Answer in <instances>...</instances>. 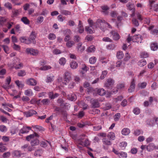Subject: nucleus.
Masks as SVG:
<instances>
[{"mask_svg":"<svg viewBox=\"0 0 158 158\" xmlns=\"http://www.w3.org/2000/svg\"><path fill=\"white\" fill-rule=\"evenodd\" d=\"M114 83V80L111 78H109L107 80V82L105 84V86L108 89H110L113 85Z\"/></svg>","mask_w":158,"mask_h":158,"instance_id":"6e6552de","label":"nucleus"},{"mask_svg":"<svg viewBox=\"0 0 158 158\" xmlns=\"http://www.w3.org/2000/svg\"><path fill=\"white\" fill-rule=\"evenodd\" d=\"M60 13L62 14L65 15H70L71 14V12L69 11L64 9L60 10Z\"/></svg>","mask_w":158,"mask_h":158,"instance_id":"c9c22d12","label":"nucleus"},{"mask_svg":"<svg viewBox=\"0 0 158 158\" xmlns=\"http://www.w3.org/2000/svg\"><path fill=\"white\" fill-rule=\"evenodd\" d=\"M108 73L106 70H105L102 72V74L100 77L101 79H104Z\"/></svg>","mask_w":158,"mask_h":158,"instance_id":"13d9d810","label":"nucleus"},{"mask_svg":"<svg viewBox=\"0 0 158 158\" xmlns=\"http://www.w3.org/2000/svg\"><path fill=\"white\" fill-rule=\"evenodd\" d=\"M86 91L88 94H94L95 92V90L93 88L89 87L86 89Z\"/></svg>","mask_w":158,"mask_h":158,"instance_id":"bb28decb","label":"nucleus"},{"mask_svg":"<svg viewBox=\"0 0 158 158\" xmlns=\"http://www.w3.org/2000/svg\"><path fill=\"white\" fill-rule=\"evenodd\" d=\"M42 153V151L40 150H37L35 151L34 153V156H40Z\"/></svg>","mask_w":158,"mask_h":158,"instance_id":"e2e57ef3","label":"nucleus"},{"mask_svg":"<svg viewBox=\"0 0 158 158\" xmlns=\"http://www.w3.org/2000/svg\"><path fill=\"white\" fill-rule=\"evenodd\" d=\"M6 21L5 17L0 16V26H3Z\"/></svg>","mask_w":158,"mask_h":158,"instance_id":"5fc2aeb1","label":"nucleus"},{"mask_svg":"<svg viewBox=\"0 0 158 158\" xmlns=\"http://www.w3.org/2000/svg\"><path fill=\"white\" fill-rule=\"evenodd\" d=\"M88 22L89 26H90V27H92L93 29L99 28V27H96V23H97V21L95 23H94L93 20L91 19H89L88 20Z\"/></svg>","mask_w":158,"mask_h":158,"instance_id":"f3484780","label":"nucleus"},{"mask_svg":"<svg viewBox=\"0 0 158 158\" xmlns=\"http://www.w3.org/2000/svg\"><path fill=\"white\" fill-rule=\"evenodd\" d=\"M27 84L31 86H35L37 84V81L33 78H30L27 81Z\"/></svg>","mask_w":158,"mask_h":158,"instance_id":"2eb2a0df","label":"nucleus"},{"mask_svg":"<svg viewBox=\"0 0 158 158\" xmlns=\"http://www.w3.org/2000/svg\"><path fill=\"white\" fill-rule=\"evenodd\" d=\"M151 49L155 51L158 49V44L156 43H152L150 46Z\"/></svg>","mask_w":158,"mask_h":158,"instance_id":"b1692460","label":"nucleus"},{"mask_svg":"<svg viewBox=\"0 0 158 158\" xmlns=\"http://www.w3.org/2000/svg\"><path fill=\"white\" fill-rule=\"evenodd\" d=\"M48 38L51 40H53L56 38V36L55 34L52 33H50L48 36Z\"/></svg>","mask_w":158,"mask_h":158,"instance_id":"49530a36","label":"nucleus"},{"mask_svg":"<svg viewBox=\"0 0 158 158\" xmlns=\"http://www.w3.org/2000/svg\"><path fill=\"white\" fill-rule=\"evenodd\" d=\"M23 64L21 63H19L18 64H16L15 66L13 68H15L16 69H21L23 67Z\"/></svg>","mask_w":158,"mask_h":158,"instance_id":"864d4df0","label":"nucleus"},{"mask_svg":"<svg viewBox=\"0 0 158 158\" xmlns=\"http://www.w3.org/2000/svg\"><path fill=\"white\" fill-rule=\"evenodd\" d=\"M4 6L9 10L12 9V4L9 2H7L4 4Z\"/></svg>","mask_w":158,"mask_h":158,"instance_id":"603ef678","label":"nucleus"},{"mask_svg":"<svg viewBox=\"0 0 158 158\" xmlns=\"http://www.w3.org/2000/svg\"><path fill=\"white\" fill-rule=\"evenodd\" d=\"M66 62V60L64 57H62L59 60V63L61 65H64Z\"/></svg>","mask_w":158,"mask_h":158,"instance_id":"09e8293b","label":"nucleus"},{"mask_svg":"<svg viewBox=\"0 0 158 158\" xmlns=\"http://www.w3.org/2000/svg\"><path fill=\"white\" fill-rule=\"evenodd\" d=\"M103 144L107 145H110L111 144V142L109 139L106 138H103L102 139Z\"/></svg>","mask_w":158,"mask_h":158,"instance_id":"c85d7f7f","label":"nucleus"},{"mask_svg":"<svg viewBox=\"0 0 158 158\" xmlns=\"http://www.w3.org/2000/svg\"><path fill=\"white\" fill-rule=\"evenodd\" d=\"M107 136L108 138L110 140H114L115 138V135L113 132H109Z\"/></svg>","mask_w":158,"mask_h":158,"instance_id":"c756f323","label":"nucleus"},{"mask_svg":"<svg viewBox=\"0 0 158 158\" xmlns=\"http://www.w3.org/2000/svg\"><path fill=\"white\" fill-rule=\"evenodd\" d=\"M71 78V73L69 72H65L64 76V82H63L64 84L67 85L69 82Z\"/></svg>","mask_w":158,"mask_h":158,"instance_id":"39448f33","label":"nucleus"},{"mask_svg":"<svg viewBox=\"0 0 158 158\" xmlns=\"http://www.w3.org/2000/svg\"><path fill=\"white\" fill-rule=\"evenodd\" d=\"M51 67L49 65H45L41 67L40 69L41 70L45 71L51 69Z\"/></svg>","mask_w":158,"mask_h":158,"instance_id":"8fccbe9b","label":"nucleus"},{"mask_svg":"<svg viewBox=\"0 0 158 158\" xmlns=\"http://www.w3.org/2000/svg\"><path fill=\"white\" fill-rule=\"evenodd\" d=\"M110 34L112 35L114 40H117L119 39L120 35L116 31L114 30L110 32Z\"/></svg>","mask_w":158,"mask_h":158,"instance_id":"f8f14e48","label":"nucleus"},{"mask_svg":"<svg viewBox=\"0 0 158 158\" xmlns=\"http://www.w3.org/2000/svg\"><path fill=\"white\" fill-rule=\"evenodd\" d=\"M120 116L121 115L120 113H118L116 114L114 116V120L115 121H118Z\"/></svg>","mask_w":158,"mask_h":158,"instance_id":"052dcab7","label":"nucleus"},{"mask_svg":"<svg viewBox=\"0 0 158 158\" xmlns=\"http://www.w3.org/2000/svg\"><path fill=\"white\" fill-rule=\"evenodd\" d=\"M36 38V35L35 32L32 31L31 34L30 35L29 39L31 40L33 42V40H35Z\"/></svg>","mask_w":158,"mask_h":158,"instance_id":"a19ab883","label":"nucleus"},{"mask_svg":"<svg viewBox=\"0 0 158 158\" xmlns=\"http://www.w3.org/2000/svg\"><path fill=\"white\" fill-rule=\"evenodd\" d=\"M133 112L135 115H138L140 112V109L138 107H135L133 109Z\"/></svg>","mask_w":158,"mask_h":158,"instance_id":"ea45409f","label":"nucleus"},{"mask_svg":"<svg viewBox=\"0 0 158 158\" xmlns=\"http://www.w3.org/2000/svg\"><path fill=\"white\" fill-rule=\"evenodd\" d=\"M97 92L98 94L101 96H103L106 94V91L103 88L98 89Z\"/></svg>","mask_w":158,"mask_h":158,"instance_id":"412c9836","label":"nucleus"},{"mask_svg":"<svg viewBox=\"0 0 158 158\" xmlns=\"http://www.w3.org/2000/svg\"><path fill=\"white\" fill-rule=\"evenodd\" d=\"M6 147L3 145L2 143H0V152H3L6 150Z\"/></svg>","mask_w":158,"mask_h":158,"instance_id":"79ce46f5","label":"nucleus"},{"mask_svg":"<svg viewBox=\"0 0 158 158\" xmlns=\"http://www.w3.org/2000/svg\"><path fill=\"white\" fill-rule=\"evenodd\" d=\"M140 56L141 57L143 58H146L148 57V54L147 52H143L141 53L140 54Z\"/></svg>","mask_w":158,"mask_h":158,"instance_id":"69168bd1","label":"nucleus"},{"mask_svg":"<svg viewBox=\"0 0 158 158\" xmlns=\"http://www.w3.org/2000/svg\"><path fill=\"white\" fill-rule=\"evenodd\" d=\"M37 114V112L36 111L33 110H31L28 111H26L24 112V114L27 117H31L33 114Z\"/></svg>","mask_w":158,"mask_h":158,"instance_id":"9d476101","label":"nucleus"},{"mask_svg":"<svg viewBox=\"0 0 158 158\" xmlns=\"http://www.w3.org/2000/svg\"><path fill=\"white\" fill-rule=\"evenodd\" d=\"M21 12V9H13L11 12V17L12 18L17 17L19 15Z\"/></svg>","mask_w":158,"mask_h":158,"instance_id":"1a4fd4ad","label":"nucleus"},{"mask_svg":"<svg viewBox=\"0 0 158 158\" xmlns=\"http://www.w3.org/2000/svg\"><path fill=\"white\" fill-rule=\"evenodd\" d=\"M54 111L57 112L56 115H58L59 114V113L60 112L61 110L60 108L57 106H55L54 107Z\"/></svg>","mask_w":158,"mask_h":158,"instance_id":"338daca9","label":"nucleus"},{"mask_svg":"<svg viewBox=\"0 0 158 158\" xmlns=\"http://www.w3.org/2000/svg\"><path fill=\"white\" fill-rule=\"evenodd\" d=\"M146 148L148 151L151 152L154 149H158V145L156 146L153 143H150L146 147Z\"/></svg>","mask_w":158,"mask_h":158,"instance_id":"0eeeda50","label":"nucleus"},{"mask_svg":"<svg viewBox=\"0 0 158 158\" xmlns=\"http://www.w3.org/2000/svg\"><path fill=\"white\" fill-rule=\"evenodd\" d=\"M57 102L58 103L60 104V106L61 107L63 106V105L64 102L63 100L61 98L58 99Z\"/></svg>","mask_w":158,"mask_h":158,"instance_id":"0e129e2a","label":"nucleus"},{"mask_svg":"<svg viewBox=\"0 0 158 158\" xmlns=\"http://www.w3.org/2000/svg\"><path fill=\"white\" fill-rule=\"evenodd\" d=\"M41 102L44 105H48L50 103V101L48 98H45L42 100Z\"/></svg>","mask_w":158,"mask_h":158,"instance_id":"f704fd0d","label":"nucleus"},{"mask_svg":"<svg viewBox=\"0 0 158 158\" xmlns=\"http://www.w3.org/2000/svg\"><path fill=\"white\" fill-rule=\"evenodd\" d=\"M124 56L123 53L122 51H119L117 53L116 56L118 59H122Z\"/></svg>","mask_w":158,"mask_h":158,"instance_id":"e433bc0d","label":"nucleus"},{"mask_svg":"<svg viewBox=\"0 0 158 158\" xmlns=\"http://www.w3.org/2000/svg\"><path fill=\"white\" fill-rule=\"evenodd\" d=\"M142 40V37L139 34L135 35L132 37V41L134 42L141 43Z\"/></svg>","mask_w":158,"mask_h":158,"instance_id":"423d86ee","label":"nucleus"},{"mask_svg":"<svg viewBox=\"0 0 158 158\" xmlns=\"http://www.w3.org/2000/svg\"><path fill=\"white\" fill-rule=\"evenodd\" d=\"M91 106L92 108H97L100 106L99 103L97 99H94L91 101Z\"/></svg>","mask_w":158,"mask_h":158,"instance_id":"ddd939ff","label":"nucleus"},{"mask_svg":"<svg viewBox=\"0 0 158 158\" xmlns=\"http://www.w3.org/2000/svg\"><path fill=\"white\" fill-rule=\"evenodd\" d=\"M70 66L72 69H75L77 67L78 64L76 62L73 61L70 64Z\"/></svg>","mask_w":158,"mask_h":158,"instance_id":"2f4dec72","label":"nucleus"},{"mask_svg":"<svg viewBox=\"0 0 158 158\" xmlns=\"http://www.w3.org/2000/svg\"><path fill=\"white\" fill-rule=\"evenodd\" d=\"M136 15L139 21H143L144 22V23L145 24H149L150 21L148 18H143L139 12L136 13Z\"/></svg>","mask_w":158,"mask_h":158,"instance_id":"7ed1b4c3","label":"nucleus"},{"mask_svg":"<svg viewBox=\"0 0 158 158\" xmlns=\"http://www.w3.org/2000/svg\"><path fill=\"white\" fill-rule=\"evenodd\" d=\"M91 28H92V27L87 26L85 27V30L88 33L91 34H92L94 32L93 30Z\"/></svg>","mask_w":158,"mask_h":158,"instance_id":"37998d69","label":"nucleus"},{"mask_svg":"<svg viewBox=\"0 0 158 158\" xmlns=\"http://www.w3.org/2000/svg\"><path fill=\"white\" fill-rule=\"evenodd\" d=\"M85 137V134H82L81 135L78 140V142L79 144H80V143H81V142H83V140L84 139Z\"/></svg>","mask_w":158,"mask_h":158,"instance_id":"4d7b16f0","label":"nucleus"},{"mask_svg":"<svg viewBox=\"0 0 158 158\" xmlns=\"http://www.w3.org/2000/svg\"><path fill=\"white\" fill-rule=\"evenodd\" d=\"M26 73L24 70H20L18 73V75L19 77H23L25 75Z\"/></svg>","mask_w":158,"mask_h":158,"instance_id":"680f3d73","label":"nucleus"},{"mask_svg":"<svg viewBox=\"0 0 158 158\" xmlns=\"http://www.w3.org/2000/svg\"><path fill=\"white\" fill-rule=\"evenodd\" d=\"M95 48L94 45H91L87 49V52H94L95 50Z\"/></svg>","mask_w":158,"mask_h":158,"instance_id":"72a5a7b5","label":"nucleus"},{"mask_svg":"<svg viewBox=\"0 0 158 158\" xmlns=\"http://www.w3.org/2000/svg\"><path fill=\"white\" fill-rule=\"evenodd\" d=\"M54 76L52 74H49L47 76L45 81L47 83L51 82L53 80Z\"/></svg>","mask_w":158,"mask_h":158,"instance_id":"a211bd4d","label":"nucleus"},{"mask_svg":"<svg viewBox=\"0 0 158 158\" xmlns=\"http://www.w3.org/2000/svg\"><path fill=\"white\" fill-rule=\"evenodd\" d=\"M21 20L25 24L28 25L30 23V21L26 17H23L21 19Z\"/></svg>","mask_w":158,"mask_h":158,"instance_id":"a878e982","label":"nucleus"},{"mask_svg":"<svg viewBox=\"0 0 158 158\" xmlns=\"http://www.w3.org/2000/svg\"><path fill=\"white\" fill-rule=\"evenodd\" d=\"M97 58L93 56L89 59V62L91 64H94L96 62Z\"/></svg>","mask_w":158,"mask_h":158,"instance_id":"de8ad7c7","label":"nucleus"},{"mask_svg":"<svg viewBox=\"0 0 158 158\" xmlns=\"http://www.w3.org/2000/svg\"><path fill=\"white\" fill-rule=\"evenodd\" d=\"M26 52L28 54H30L33 56H36L39 53L38 51L32 48H27L26 49Z\"/></svg>","mask_w":158,"mask_h":158,"instance_id":"20e7f679","label":"nucleus"},{"mask_svg":"<svg viewBox=\"0 0 158 158\" xmlns=\"http://www.w3.org/2000/svg\"><path fill=\"white\" fill-rule=\"evenodd\" d=\"M44 19V18L42 16H40L38 17L36 20V23L38 24H40L42 23Z\"/></svg>","mask_w":158,"mask_h":158,"instance_id":"3c124183","label":"nucleus"},{"mask_svg":"<svg viewBox=\"0 0 158 158\" xmlns=\"http://www.w3.org/2000/svg\"><path fill=\"white\" fill-rule=\"evenodd\" d=\"M133 24L135 27H138L139 25V23L138 20L135 18H133L132 20Z\"/></svg>","mask_w":158,"mask_h":158,"instance_id":"bf43d9fd","label":"nucleus"},{"mask_svg":"<svg viewBox=\"0 0 158 158\" xmlns=\"http://www.w3.org/2000/svg\"><path fill=\"white\" fill-rule=\"evenodd\" d=\"M48 145L51 146V143L49 141H42L41 142V145L43 147L45 148Z\"/></svg>","mask_w":158,"mask_h":158,"instance_id":"5701e85b","label":"nucleus"},{"mask_svg":"<svg viewBox=\"0 0 158 158\" xmlns=\"http://www.w3.org/2000/svg\"><path fill=\"white\" fill-rule=\"evenodd\" d=\"M70 105L69 103L64 102L63 105V106L61 107L65 110H68L70 108Z\"/></svg>","mask_w":158,"mask_h":158,"instance_id":"a18cd8bd","label":"nucleus"},{"mask_svg":"<svg viewBox=\"0 0 158 158\" xmlns=\"http://www.w3.org/2000/svg\"><path fill=\"white\" fill-rule=\"evenodd\" d=\"M24 94L25 95L28 96H32L33 94V93L31 89H28L25 90Z\"/></svg>","mask_w":158,"mask_h":158,"instance_id":"7c9ffc66","label":"nucleus"},{"mask_svg":"<svg viewBox=\"0 0 158 158\" xmlns=\"http://www.w3.org/2000/svg\"><path fill=\"white\" fill-rule=\"evenodd\" d=\"M135 86V80L134 79H133L132 80L130 87L128 89V92L129 93H131L133 92L134 91Z\"/></svg>","mask_w":158,"mask_h":158,"instance_id":"9b49d317","label":"nucleus"},{"mask_svg":"<svg viewBox=\"0 0 158 158\" xmlns=\"http://www.w3.org/2000/svg\"><path fill=\"white\" fill-rule=\"evenodd\" d=\"M147 64L146 60L144 59H142L139 60L138 63L139 66L142 67L145 65Z\"/></svg>","mask_w":158,"mask_h":158,"instance_id":"cd10ccee","label":"nucleus"},{"mask_svg":"<svg viewBox=\"0 0 158 158\" xmlns=\"http://www.w3.org/2000/svg\"><path fill=\"white\" fill-rule=\"evenodd\" d=\"M130 132V130L128 128H124L121 131L122 134L124 135H128Z\"/></svg>","mask_w":158,"mask_h":158,"instance_id":"dca6fc26","label":"nucleus"},{"mask_svg":"<svg viewBox=\"0 0 158 158\" xmlns=\"http://www.w3.org/2000/svg\"><path fill=\"white\" fill-rule=\"evenodd\" d=\"M115 47V45L113 44H111L106 46L107 49L109 50H113Z\"/></svg>","mask_w":158,"mask_h":158,"instance_id":"6e6d98bb","label":"nucleus"},{"mask_svg":"<svg viewBox=\"0 0 158 158\" xmlns=\"http://www.w3.org/2000/svg\"><path fill=\"white\" fill-rule=\"evenodd\" d=\"M88 69L89 68L84 64L82 65L81 68L79 70V71L80 73L84 74L86 73Z\"/></svg>","mask_w":158,"mask_h":158,"instance_id":"4468645a","label":"nucleus"},{"mask_svg":"<svg viewBox=\"0 0 158 158\" xmlns=\"http://www.w3.org/2000/svg\"><path fill=\"white\" fill-rule=\"evenodd\" d=\"M90 144L89 142L88 139H86L85 140L84 142H81L80 143V145L85 146H89Z\"/></svg>","mask_w":158,"mask_h":158,"instance_id":"473e14b6","label":"nucleus"},{"mask_svg":"<svg viewBox=\"0 0 158 158\" xmlns=\"http://www.w3.org/2000/svg\"><path fill=\"white\" fill-rule=\"evenodd\" d=\"M106 24L107 25L108 28H112L111 26L104 20L98 19L97 20V23H96V27H99V28L101 31H104Z\"/></svg>","mask_w":158,"mask_h":158,"instance_id":"f257e3e1","label":"nucleus"},{"mask_svg":"<svg viewBox=\"0 0 158 158\" xmlns=\"http://www.w3.org/2000/svg\"><path fill=\"white\" fill-rule=\"evenodd\" d=\"M78 29V32L80 33H82L84 31V27L81 24V22L80 21H79V22Z\"/></svg>","mask_w":158,"mask_h":158,"instance_id":"6ab92c4d","label":"nucleus"},{"mask_svg":"<svg viewBox=\"0 0 158 158\" xmlns=\"http://www.w3.org/2000/svg\"><path fill=\"white\" fill-rule=\"evenodd\" d=\"M10 155V152H4L2 155L3 158H5L9 157Z\"/></svg>","mask_w":158,"mask_h":158,"instance_id":"774afa93","label":"nucleus"},{"mask_svg":"<svg viewBox=\"0 0 158 158\" xmlns=\"http://www.w3.org/2000/svg\"><path fill=\"white\" fill-rule=\"evenodd\" d=\"M118 156L120 158H126L127 157V154L126 152H119Z\"/></svg>","mask_w":158,"mask_h":158,"instance_id":"4c0bfd02","label":"nucleus"},{"mask_svg":"<svg viewBox=\"0 0 158 158\" xmlns=\"http://www.w3.org/2000/svg\"><path fill=\"white\" fill-rule=\"evenodd\" d=\"M7 130V129L6 127L4 125H0V131L2 132H5Z\"/></svg>","mask_w":158,"mask_h":158,"instance_id":"c03bdc74","label":"nucleus"},{"mask_svg":"<svg viewBox=\"0 0 158 158\" xmlns=\"http://www.w3.org/2000/svg\"><path fill=\"white\" fill-rule=\"evenodd\" d=\"M68 99L72 101H75L77 99V97L75 94H69L67 96Z\"/></svg>","mask_w":158,"mask_h":158,"instance_id":"aec40b11","label":"nucleus"},{"mask_svg":"<svg viewBox=\"0 0 158 158\" xmlns=\"http://www.w3.org/2000/svg\"><path fill=\"white\" fill-rule=\"evenodd\" d=\"M39 143V140L36 138L33 139L31 142V144L32 146L37 145Z\"/></svg>","mask_w":158,"mask_h":158,"instance_id":"393cba45","label":"nucleus"},{"mask_svg":"<svg viewBox=\"0 0 158 158\" xmlns=\"http://www.w3.org/2000/svg\"><path fill=\"white\" fill-rule=\"evenodd\" d=\"M31 130V128L30 127L23 126L19 130V135L21 136L20 134H27Z\"/></svg>","mask_w":158,"mask_h":158,"instance_id":"f03ea898","label":"nucleus"},{"mask_svg":"<svg viewBox=\"0 0 158 158\" xmlns=\"http://www.w3.org/2000/svg\"><path fill=\"white\" fill-rule=\"evenodd\" d=\"M12 154L14 156L18 157H20L22 154L20 151L17 150L14 151Z\"/></svg>","mask_w":158,"mask_h":158,"instance_id":"4be33fe9","label":"nucleus"},{"mask_svg":"<svg viewBox=\"0 0 158 158\" xmlns=\"http://www.w3.org/2000/svg\"><path fill=\"white\" fill-rule=\"evenodd\" d=\"M15 83L19 88H23L24 86V84L19 80L16 81Z\"/></svg>","mask_w":158,"mask_h":158,"instance_id":"58836bf2","label":"nucleus"}]
</instances>
